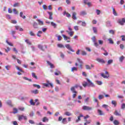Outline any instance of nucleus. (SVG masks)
Masks as SVG:
<instances>
[{"label":"nucleus","instance_id":"nucleus-1","mask_svg":"<svg viewBox=\"0 0 125 125\" xmlns=\"http://www.w3.org/2000/svg\"><path fill=\"white\" fill-rule=\"evenodd\" d=\"M65 46L67 49L68 50H70V51H71L72 52H75V50L72 48V46L70 45V44H66L65 45Z\"/></svg>","mask_w":125,"mask_h":125},{"label":"nucleus","instance_id":"nucleus-2","mask_svg":"<svg viewBox=\"0 0 125 125\" xmlns=\"http://www.w3.org/2000/svg\"><path fill=\"white\" fill-rule=\"evenodd\" d=\"M87 82H88V86H91V87H95V85L92 83L89 79H87Z\"/></svg>","mask_w":125,"mask_h":125},{"label":"nucleus","instance_id":"nucleus-3","mask_svg":"<svg viewBox=\"0 0 125 125\" xmlns=\"http://www.w3.org/2000/svg\"><path fill=\"white\" fill-rule=\"evenodd\" d=\"M82 109L84 111H91V110H92V107L86 105H84L83 106Z\"/></svg>","mask_w":125,"mask_h":125},{"label":"nucleus","instance_id":"nucleus-4","mask_svg":"<svg viewBox=\"0 0 125 125\" xmlns=\"http://www.w3.org/2000/svg\"><path fill=\"white\" fill-rule=\"evenodd\" d=\"M92 40L94 42V46L97 48H98V46H99V44L96 42V41H95V36H94L92 38Z\"/></svg>","mask_w":125,"mask_h":125},{"label":"nucleus","instance_id":"nucleus-5","mask_svg":"<svg viewBox=\"0 0 125 125\" xmlns=\"http://www.w3.org/2000/svg\"><path fill=\"white\" fill-rule=\"evenodd\" d=\"M22 119H24V120H27V116H24V115L19 116L18 117L19 121H21Z\"/></svg>","mask_w":125,"mask_h":125},{"label":"nucleus","instance_id":"nucleus-6","mask_svg":"<svg viewBox=\"0 0 125 125\" xmlns=\"http://www.w3.org/2000/svg\"><path fill=\"white\" fill-rule=\"evenodd\" d=\"M46 62L48 65L50 66V68H51V69H54V68H55L54 64H52L50 62L47 61Z\"/></svg>","mask_w":125,"mask_h":125},{"label":"nucleus","instance_id":"nucleus-7","mask_svg":"<svg viewBox=\"0 0 125 125\" xmlns=\"http://www.w3.org/2000/svg\"><path fill=\"white\" fill-rule=\"evenodd\" d=\"M96 61L99 62V63H102V64H105L106 62L104 60L100 58H97Z\"/></svg>","mask_w":125,"mask_h":125},{"label":"nucleus","instance_id":"nucleus-8","mask_svg":"<svg viewBox=\"0 0 125 125\" xmlns=\"http://www.w3.org/2000/svg\"><path fill=\"white\" fill-rule=\"evenodd\" d=\"M47 13L49 14V18L50 20H52L53 19V17H52V15H53V13L51 12H47Z\"/></svg>","mask_w":125,"mask_h":125},{"label":"nucleus","instance_id":"nucleus-9","mask_svg":"<svg viewBox=\"0 0 125 125\" xmlns=\"http://www.w3.org/2000/svg\"><path fill=\"white\" fill-rule=\"evenodd\" d=\"M11 35H12L13 38H14V39H15V40H16V36L15 35V34H16V31L12 30L11 31Z\"/></svg>","mask_w":125,"mask_h":125},{"label":"nucleus","instance_id":"nucleus-10","mask_svg":"<svg viewBox=\"0 0 125 125\" xmlns=\"http://www.w3.org/2000/svg\"><path fill=\"white\" fill-rule=\"evenodd\" d=\"M33 27L34 29H38L39 28V24L36 22H34L33 24Z\"/></svg>","mask_w":125,"mask_h":125},{"label":"nucleus","instance_id":"nucleus-11","mask_svg":"<svg viewBox=\"0 0 125 125\" xmlns=\"http://www.w3.org/2000/svg\"><path fill=\"white\" fill-rule=\"evenodd\" d=\"M97 112L99 116H103L104 115V112L101 109H98Z\"/></svg>","mask_w":125,"mask_h":125},{"label":"nucleus","instance_id":"nucleus-12","mask_svg":"<svg viewBox=\"0 0 125 125\" xmlns=\"http://www.w3.org/2000/svg\"><path fill=\"white\" fill-rule=\"evenodd\" d=\"M72 19L73 20H77V13L73 12L72 13Z\"/></svg>","mask_w":125,"mask_h":125},{"label":"nucleus","instance_id":"nucleus-13","mask_svg":"<svg viewBox=\"0 0 125 125\" xmlns=\"http://www.w3.org/2000/svg\"><path fill=\"white\" fill-rule=\"evenodd\" d=\"M70 90L72 91V93H78V92L76 91V88L74 86L71 87Z\"/></svg>","mask_w":125,"mask_h":125},{"label":"nucleus","instance_id":"nucleus-14","mask_svg":"<svg viewBox=\"0 0 125 125\" xmlns=\"http://www.w3.org/2000/svg\"><path fill=\"white\" fill-rule=\"evenodd\" d=\"M51 25L53 27L54 29H56V28H57V24L54 22H51Z\"/></svg>","mask_w":125,"mask_h":125},{"label":"nucleus","instance_id":"nucleus-15","mask_svg":"<svg viewBox=\"0 0 125 125\" xmlns=\"http://www.w3.org/2000/svg\"><path fill=\"white\" fill-rule=\"evenodd\" d=\"M101 76L104 79H108V78H109L110 77V76L109 75H105V74H104V73H102Z\"/></svg>","mask_w":125,"mask_h":125},{"label":"nucleus","instance_id":"nucleus-16","mask_svg":"<svg viewBox=\"0 0 125 125\" xmlns=\"http://www.w3.org/2000/svg\"><path fill=\"white\" fill-rule=\"evenodd\" d=\"M38 47L39 49H41V50H42V51L44 50V49H43V46L41 44H38Z\"/></svg>","mask_w":125,"mask_h":125},{"label":"nucleus","instance_id":"nucleus-17","mask_svg":"<svg viewBox=\"0 0 125 125\" xmlns=\"http://www.w3.org/2000/svg\"><path fill=\"white\" fill-rule=\"evenodd\" d=\"M112 13L114 16H118V13H117V12L116 11L115 8H112Z\"/></svg>","mask_w":125,"mask_h":125},{"label":"nucleus","instance_id":"nucleus-18","mask_svg":"<svg viewBox=\"0 0 125 125\" xmlns=\"http://www.w3.org/2000/svg\"><path fill=\"white\" fill-rule=\"evenodd\" d=\"M87 13L85 12V11H82L80 12V15L81 16H84V15H86Z\"/></svg>","mask_w":125,"mask_h":125},{"label":"nucleus","instance_id":"nucleus-19","mask_svg":"<svg viewBox=\"0 0 125 125\" xmlns=\"http://www.w3.org/2000/svg\"><path fill=\"white\" fill-rule=\"evenodd\" d=\"M31 93H33V94H38L39 93V90L36 89L31 91Z\"/></svg>","mask_w":125,"mask_h":125},{"label":"nucleus","instance_id":"nucleus-20","mask_svg":"<svg viewBox=\"0 0 125 125\" xmlns=\"http://www.w3.org/2000/svg\"><path fill=\"white\" fill-rule=\"evenodd\" d=\"M66 33H68V35L70 36V37H73V35H74V32L73 31H69L68 30H66Z\"/></svg>","mask_w":125,"mask_h":125},{"label":"nucleus","instance_id":"nucleus-21","mask_svg":"<svg viewBox=\"0 0 125 125\" xmlns=\"http://www.w3.org/2000/svg\"><path fill=\"white\" fill-rule=\"evenodd\" d=\"M57 46L60 48H65V46H64L61 43H58L57 44Z\"/></svg>","mask_w":125,"mask_h":125},{"label":"nucleus","instance_id":"nucleus-22","mask_svg":"<svg viewBox=\"0 0 125 125\" xmlns=\"http://www.w3.org/2000/svg\"><path fill=\"white\" fill-rule=\"evenodd\" d=\"M37 21H38V24L39 25H43V21H41V20H37Z\"/></svg>","mask_w":125,"mask_h":125},{"label":"nucleus","instance_id":"nucleus-23","mask_svg":"<svg viewBox=\"0 0 125 125\" xmlns=\"http://www.w3.org/2000/svg\"><path fill=\"white\" fill-rule=\"evenodd\" d=\"M113 61L112 59H110L107 61V65H111V64H113Z\"/></svg>","mask_w":125,"mask_h":125},{"label":"nucleus","instance_id":"nucleus-24","mask_svg":"<svg viewBox=\"0 0 125 125\" xmlns=\"http://www.w3.org/2000/svg\"><path fill=\"white\" fill-rule=\"evenodd\" d=\"M125 60V56H122L119 58V61L120 62H123L124 60Z\"/></svg>","mask_w":125,"mask_h":125},{"label":"nucleus","instance_id":"nucleus-25","mask_svg":"<svg viewBox=\"0 0 125 125\" xmlns=\"http://www.w3.org/2000/svg\"><path fill=\"white\" fill-rule=\"evenodd\" d=\"M64 115L65 116H67L68 117H70V116H72V113L70 112H66L64 113Z\"/></svg>","mask_w":125,"mask_h":125},{"label":"nucleus","instance_id":"nucleus-26","mask_svg":"<svg viewBox=\"0 0 125 125\" xmlns=\"http://www.w3.org/2000/svg\"><path fill=\"white\" fill-rule=\"evenodd\" d=\"M25 42H26L27 44H29V45H32V43L30 41H29V39H26L25 40Z\"/></svg>","mask_w":125,"mask_h":125},{"label":"nucleus","instance_id":"nucleus-27","mask_svg":"<svg viewBox=\"0 0 125 125\" xmlns=\"http://www.w3.org/2000/svg\"><path fill=\"white\" fill-rule=\"evenodd\" d=\"M29 103L30 104V105H32V106L35 105V104H36V103L34 102V101L33 100V99L30 100Z\"/></svg>","mask_w":125,"mask_h":125},{"label":"nucleus","instance_id":"nucleus-28","mask_svg":"<svg viewBox=\"0 0 125 125\" xmlns=\"http://www.w3.org/2000/svg\"><path fill=\"white\" fill-rule=\"evenodd\" d=\"M20 16L23 19H25L26 18V16H23V13L22 12H21L20 13Z\"/></svg>","mask_w":125,"mask_h":125},{"label":"nucleus","instance_id":"nucleus-29","mask_svg":"<svg viewBox=\"0 0 125 125\" xmlns=\"http://www.w3.org/2000/svg\"><path fill=\"white\" fill-rule=\"evenodd\" d=\"M5 69L7 70V71H9V70H10V68H11V65H6L5 66Z\"/></svg>","mask_w":125,"mask_h":125},{"label":"nucleus","instance_id":"nucleus-30","mask_svg":"<svg viewBox=\"0 0 125 125\" xmlns=\"http://www.w3.org/2000/svg\"><path fill=\"white\" fill-rule=\"evenodd\" d=\"M43 123H46V122H48V119L46 117H44L42 119Z\"/></svg>","mask_w":125,"mask_h":125},{"label":"nucleus","instance_id":"nucleus-31","mask_svg":"<svg viewBox=\"0 0 125 125\" xmlns=\"http://www.w3.org/2000/svg\"><path fill=\"white\" fill-rule=\"evenodd\" d=\"M118 22L120 25H121V26H124V23L122 20H119Z\"/></svg>","mask_w":125,"mask_h":125},{"label":"nucleus","instance_id":"nucleus-32","mask_svg":"<svg viewBox=\"0 0 125 125\" xmlns=\"http://www.w3.org/2000/svg\"><path fill=\"white\" fill-rule=\"evenodd\" d=\"M111 104L114 105V107H116V106H117V102H116V101H112Z\"/></svg>","mask_w":125,"mask_h":125},{"label":"nucleus","instance_id":"nucleus-33","mask_svg":"<svg viewBox=\"0 0 125 125\" xmlns=\"http://www.w3.org/2000/svg\"><path fill=\"white\" fill-rule=\"evenodd\" d=\"M62 123L63 125H66V124H67V120L66 118H63L62 120Z\"/></svg>","mask_w":125,"mask_h":125},{"label":"nucleus","instance_id":"nucleus-34","mask_svg":"<svg viewBox=\"0 0 125 125\" xmlns=\"http://www.w3.org/2000/svg\"><path fill=\"white\" fill-rule=\"evenodd\" d=\"M33 85L34 87H37V88H38V89H40V88H41V85H40L33 84Z\"/></svg>","mask_w":125,"mask_h":125},{"label":"nucleus","instance_id":"nucleus-35","mask_svg":"<svg viewBox=\"0 0 125 125\" xmlns=\"http://www.w3.org/2000/svg\"><path fill=\"white\" fill-rule=\"evenodd\" d=\"M108 41L109 43H110V44H114V41H113L112 39H111V38L108 39Z\"/></svg>","mask_w":125,"mask_h":125},{"label":"nucleus","instance_id":"nucleus-36","mask_svg":"<svg viewBox=\"0 0 125 125\" xmlns=\"http://www.w3.org/2000/svg\"><path fill=\"white\" fill-rule=\"evenodd\" d=\"M16 68L18 70V71H20V72H21L22 73H24V71L21 69H20V67H19L18 66L16 65Z\"/></svg>","mask_w":125,"mask_h":125},{"label":"nucleus","instance_id":"nucleus-37","mask_svg":"<svg viewBox=\"0 0 125 125\" xmlns=\"http://www.w3.org/2000/svg\"><path fill=\"white\" fill-rule=\"evenodd\" d=\"M96 13H97V15H100V14H101V11L97 9L96 10Z\"/></svg>","mask_w":125,"mask_h":125},{"label":"nucleus","instance_id":"nucleus-38","mask_svg":"<svg viewBox=\"0 0 125 125\" xmlns=\"http://www.w3.org/2000/svg\"><path fill=\"white\" fill-rule=\"evenodd\" d=\"M106 25L107 26V27H111V26H112V24H111V21H106Z\"/></svg>","mask_w":125,"mask_h":125},{"label":"nucleus","instance_id":"nucleus-39","mask_svg":"<svg viewBox=\"0 0 125 125\" xmlns=\"http://www.w3.org/2000/svg\"><path fill=\"white\" fill-rule=\"evenodd\" d=\"M121 109H122V110H125V103H123L121 104Z\"/></svg>","mask_w":125,"mask_h":125},{"label":"nucleus","instance_id":"nucleus-40","mask_svg":"<svg viewBox=\"0 0 125 125\" xmlns=\"http://www.w3.org/2000/svg\"><path fill=\"white\" fill-rule=\"evenodd\" d=\"M83 86L84 87H86V86L88 85V83L87 82H84L83 83Z\"/></svg>","mask_w":125,"mask_h":125},{"label":"nucleus","instance_id":"nucleus-41","mask_svg":"<svg viewBox=\"0 0 125 125\" xmlns=\"http://www.w3.org/2000/svg\"><path fill=\"white\" fill-rule=\"evenodd\" d=\"M85 69L86 70H91V67L90 66H89V65H86Z\"/></svg>","mask_w":125,"mask_h":125},{"label":"nucleus","instance_id":"nucleus-42","mask_svg":"<svg viewBox=\"0 0 125 125\" xmlns=\"http://www.w3.org/2000/svg\"><path fill=\"white\" fill-rule=\"evenodd\" d=\"M33 78H34V79H36V80H38V76L36 75V74L35 73H32Z\"/></svg>","mask_w":125,"mask_h":125},{"label":"nucleus","instance_id":"nucleus-43","mask_svg":"<svg viewBox=\"0 0 125 125\" xmlns=\"http://www.w3.org/2000/svg\"><path fill=\"white\" fill-rule=\"evenodd\" d=\"M113 124L115 125H119L120 123L119 122V121H118V120H114L113 122Z\"/></svg>","mask_w":125,"mask_h":125},{"label":"nucleus","instance_id":"nucleus-44","mask_svg":"<svg viewBox=\"0 0 125 125\" xmlns=\"http://www.w3.org/2000/svg\"><path fill=\"white\" fill-rule=\"evenodd\" d=\"M13 114H17V113H18V109L16 108H14L13 109Z\"/></svg>","mask_w":125,"mask_h":125},{"label":"nucleus","instance_id":"nucleus-45","mask_svg":"<svg viewBox=\"0 0 125 125\" xmlns=\"http://www.w3.org/2000/svg\"><path fill=\"white\" fill-rule=\"evenodd\" d=\"M82 55L83 56H85V55H87V53H86V52L85 51H82Z\"/></svg>","mask_w":125,"mask_h":125},{"label":"nucleus","instance_id":"nucleus-46","mask_svg":"<svg viewBox=\"0 0 125 125\" xmlns=\"http://www.w3.org/2000/svg\"><path fill=\"white\" fill-rule=\"evenodd\" d=\"M23 80H25V81H28V82H32L31 79H30L26 77H23Z\"/></svg>","mask_w":125,"mask_h":125},{"label":"nucleus","instance_id":"nucleus-47","mask_svg":"<svg viewBox=\"0 0 125 125\" xmlns=\"http://www.w3.org/2000/svg\"><path fill=\"white\" fill-rule=\"evenodd\" d=\"M6 103L8 105H9V106H11V107H12V104H11V101H7Z\"/></svg>","mask_w":125,"mask_h":125},{"label":"nucleus","instance_id":"nucleus-48","mask_svg":"<svg viewBox=\"0 0 125 125\" xmlns=\"http://www.w3.org/2000/svg\"><path fill=\"white\" fill-rule=\"evenodd\" d=\"M98 98L99 100H101L104 98V96L103 95H99Z\"/></svg>","mask_w":125,"mask_h":125},{"label":"nucleus","instance_id":"nucleus-49","mask_svg":"<svg viewBox=\"0 0 125 125\" xmlns=\"http://www.w3.org/2000/svg\"><path fill=\"white\" fill-rule=\"evenodd\" d=\"M93 31L94 32V33L96 34L97 33V28H96L95 27H93Z\"/></svg>","mask_w":125,"mask_h":125},{"label":"nucleus","instance_id":"nucleus-50","mask_svg":"<svg viewBox=\"0 0 125 125\" xmlns=\"http://www.w3.org/2000/svg\"><path fill=\"white\" fill-rule=\"evenodd\" d=\"M114 114V115H115V116H121V114H120L119 112H118V111H117V110H115Z\"/></svg>","mask_w":125,"mask_h":125},{"label":"nucleus","instance_id":"nucleus-51","mask_svg":"<svg viewBox=\"0 0 125 125\" xmlns=\"http://www.w3.org/2000/svg\"><path fill=\"white\" fill-rule=\"evenodd\" d=\"M34 115H35V112H34V111H31L29 113L30 117H34Z\"/></svg>","mask_w":125,"mask_h":125},{"label":"nucleus","instance_id":"nucleus-52","mask_svg":"<svg viewBox=\"0 0 125 125\" xmlns=\"http://www.w3.org/2000/svg\"><path fill=\"white\" fill-rule=\"evenodd\" d=\"M42 31H38L37 33L38 37H41V35H42Z\"/></svg>","mask_w":125,"mask_h":125},{"label":"nucleus","instance_id":"nucleus-53","mask_svg":"<svg viewBox=\"0 0 125 125\" xmlns=\"http://www.w3.org/2000/svg\"><path fill=\"white\" fill-rule=\"evenodd\" d=\"M74 71H78V68L76 67H73L71 68V71L74 72Z\"/></svg>","mask_w":125,"mask_h":125},{"label":"nucleus","instance_id":"nucleus-54","mask_svg":"<svg viewBox=\"0 0 125 125\" xmlns=\"http://www.w3.org/2000/svg\"><path fill=\"white\" fill-rule=\"evenodd\" d=\"M100 45H102L103 44L104 42L102 40H99L98 41Z\"/></svg>","mask_w":125,"mask_h":125},{"label":"nucleus","instance_id":"nucleus-55","mask_svg":"<svg viewBox=\"0 0 125 125\" xmlns=\"http://www.w3.org/2000/svg\"><path fill=\"white\" fill-rule=\"evenodd\" d=\"M62 40V37L60 35L58 36V41L60 42V41Z\"/></svg>","mask_w":125,"mask_h":125},{"label":"nucleus","instance_id":"nucleus-56","mask_svg":"<svg viewBox=\"0 0 125 125\" xmlns=\"http://www.w3.org/2000/svg\"><path fill=\"white\" fill-rule=\"evenodd\" d=\"M109 34H111V35H114V34H115V31H114L113 30H110L109 31Z\"/></svg>","mask_w":125,"mask_h":125},{"label":"nucleus","instance_id":"nucleus-57","mask_svg":"<svg viewBox=\"0 0 125 125\" xmlns=\"http://www.w3.org/2000/svg\"><path fill=\"white\" fill-rule=\"evenodd\" d=\"M102 107H103V108H104L105 109H107L109 106L107 104H103Z\"/></svg>","mask_w":125,"mask_h":125},{"label":"nucleus","instance_id":"nucleus-58","mask_svg":"<svg viewBox=\"0 0 125 125\" xmlns=\"http://www.w3.org/2000/svg\"><path fill=\"white\" fill-rule=\"evenodd\" d=\"M13 11L14 14H16V15L18 14V11H17L16 9H13Z\"/></svg>","mask_w":125,"mask_h":125},{"label":"nucleus","instance_id":"nucleus-59","mask_svg":"<svg viewBox=\"0 0 125 125\" xmlns=\"http://www.w3.org/2000/svg\"><path fill=\"white\" fill-rule=\"evenodd\" d=\"M82 26L83 27H85L86 26V23L85 22V21H83L82 22Z\"/></svg>","mask_w":125,"mask_h":125},{"label":"nucleus","instance_id":"nucleus-60","mask_svg":"<svg viewBox=\"0 0 125 125\" xmlns=\"http://www.w3.org/2000/svg\"><path fill=\"white\" fill-rule=\"evenodd\" d=\"M36 114L39 117H42V113H41V112L40 111H37Z\"/></svg>","mask_w":125,"mask_h":125},{"label":"nucleus","instance_id":"nucleus-61","mask_svg":"<svg viewBox=\"0 0 125 125\" xmlns=\"http://www.w3.org/2000/svg\"><path fill=\"white\" fill-rule=\"evenodd\" d=\"M62 37H63L64 41H67V37L66 36V35H65L64 34H62Z\"/></svg>","mask_w":125,"mask_h":125},{"label":"nucleus","instance_id":"nucleus-62","mask_svg":"<svg viewBox=\"0 0 125 125\" xmlns=\"http://www.w3.org/2000/svg\"><path fill=\"white\" fill-rule=\"evenodd\" d=\"M96 82H97V84H98V85H101L102 84V82L99 81H97Z\"/></svg>","mask_w":125,"mask_h":125},{"label":"nucleus","instance_id":"nucleus-63","mask_svg":"<svg viewBox=\"0 0 125 125\" xmlns=\"http://www.w3.org/2000/svg\"><path fill=\"white\" fill-rule=\"evenodd\" d=\"M81 121V117L79 116H78V119L76 120V123H79Z\"/></svg>","mask_w":125,"mask_h":125},{"label":"nucleus","instance_id":"nucleus-64","mask_svg":"<svg viewBox=\"0 0 125 125\" xmlns=\"http://www.w3.org/2000/svg\"><path fill=\"white\" fill-rule=\"evenodd\" d=\"M74 29L75 31H79V27L78 26H74Z\"/></svg>","mask_w":125,"mask_h":125}]
</instances>
